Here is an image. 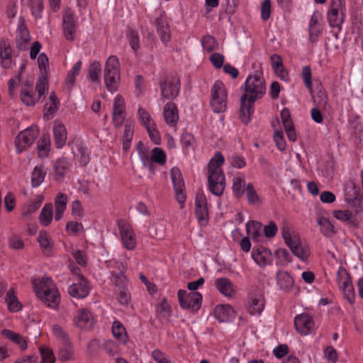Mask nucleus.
<instances>
[{
    "label": "nucleus",
    "mask_w": 363,
    "mask_h": 363,
    "mask_svg": "<svg viewBox=\"0 0 363 363\" xmlns=\"http://www.w3.org/2000/svg\"><path fill=\"white\" fill-rule=\"evenodd\" d=\"M245 93L240 98L239 117L241 121L247 125L254 111V103L261 99L265 94V82L262 73L255 72L253 75L247 78L244 84Z\"/></svg>",
    "instance_id": "obj_1"
},
{
    "label": "nucleus",
    "mask_w": 363,
    "mask_h": 363,
    "mask_svg": "<svg viewBox=\"0 0 363 363\" xmlns=\"http://www.w3.org/2000/svg\"><path fill=\"white\" fill-rule=\"evenodd\" d=\"M223 162V156L217 152L208 165V189L216 196L222 195L225 186V175L220 167Z\"/></svg>",
    "instance_id": "obj_2"
},
{
    "label": "nucleus",
    "mask_w": 363,
    "mask_h": 363,
    "mask_svg": "<svg viewBox=\"0 0 363 363\" xmlns=\"http://www.w3.org/2000/svg\"><path fill=\"white\" fill-rule=\"evenodd\" d=\"M36 296L48 306L57 308L60 302V293L50 278H43L38 283L33 282Z\"/></svg>",
    "instance_id": "obj_3"
},
{
    "label": "nucleus",
    "mask_w": 363,
    "mask_h": 363,
    "mask_svg": "<svg viewBox=\"0 0 363 363\" xmlns=\"http://www.w3.org/2000/svg\"><path fill=\"white\" fill-rule=\"evenodd\" d=\"M281 233L286 244L290 247L292 253L300 259L306 260L310 255V250L308 247L301 243L298 235L287 225L282 227Z\"/></svg>",
    "instance_id": "obj_4"
},
{
    "label": "nucleus",
    "mask_w": 363,
    "mask_h": 363,
    "mask_svg": "<svg viewBox=\"0 0 363 363\" xmlns=\"http://www.w3.org/2000/svg\"><path fill=\"white\" fill-rule=\"evenodd\" d=\"M210 105L215 113H223L227 108V91L221 81H216L211 88Z\"/></svg>",
    "instance_id": "obj_5"
},
{
    "label": "nucleus",
    "mask_w": 363,
    "mask_h": 363,
    "mask_svg": "<svg viewBox=\"0 0 363 363\" xmlns=\"http://www.w3.org/2000/svg\"><path fill=\"white\" fill-rule=\"evenodd\" d=\"M161 96L163 101L175 99L179 92L180 80L175 75H167L160 82Z\"/></svg>",
    "instance_id": "obj_6"
},
{
    "label": "nucleus",
    "mask_w": 363,
    "mask_h": 363,
    "mask_svg": "<svg viewBox=\"0 0 363 363\" xmlns=\"http://www.w3.org/2000/svg\"><path fill=\"white\" fill-rule=\"evenodd\" d=\"M178 299L180 306L184 309L197 311L201 306L202 295L196 291L187 293L186 291L179 289Z\"/></svg>",
    "instance_id": "obj_7"
},
{
    "label": "nucleus",
    "mask_w": 363,
    "mask_h": 363,
    "mask_svg": "<svg viewBox=\"0 0 363 363\" xmlns=\"http://www.w3.org/2000/svg\"><path fill=\"white\" fill-rule=\"evenodd\" d=\"M337 281L340 289L343 291L345 297L350 304H352L355 300V292L351 277L345 268L340 267L338 269Z\"/></svg>",
    "instance_id": "obj_8"
},
{
    "label": "nucleus",
    "mask_w": 363,
    "mask_h": 363,
    "mask_svg": "<svg viewBox=\"0 0 363 363\" xmlns=\"http://www.w3.org/2000/svg\"><path fill=\"white\" fill-rule=\"evenodd\" d=\"M39 134L37 126H31L19 133L15 140V145L18 152L21 153L23 150L33 143Z\"/></svg>",
    "instance_id": "obj_9"
},
{
    "label": "nucleus",
    "mask_w": 363,
    "mask_h": 363,
    "mask_svg": "<svg viewBox=\"0 0 363 363\" xmlns=\"http://www.w3.org/2000/svg\"><path fill=\"white\" fill-rule=\"evenodd\" d=\"M344 0H331L328 20L331 27H339L343 22Z\"/></svg>",
    "instance_id": "obj_10"
},
{
    "label": "nucleus",
    "mask_w": 363,
    "mask_h": 363,
    "mask_svg": "<svg viewBox=\"0 0 363 363\" xmlns=\"http://www.w3.org/2000/svg\"><path fill=\"white\" fill-rule=\"evenodd\" d=\"M171 179L175 191L176 199L183 207L186 201V194L184 192V182L180 169L177 167H173L171 169Z\"/></svg>",
    "instance_id": "obj_11"
},
{
    "label": "nucleus",
    "mask_w": 363,
    "mask_h": 363,
    "mask_svg": "<svg viewBox=\"0 0 363 363\" xmlns=\"http://www.w3.org/2000/svg\"><path fill=\"white\" fill-rule=\"evenodd\" d=\"M118 228L124 247L129 250L134 249L136 240L132 227L125 221L120 220L118 221Z\"/></svg>",
    "instance_id": "obj_12"
},
{
    "label": "nucleus",
    "mask_w": 363,
    "mask_h": 363,
    "mask_svg": "<svg viewBox=\"0 0 363 363\" xmlns=\"http://www.w3.org/2000/svg\"><path fill=\"white\" fill-rule=\"evenodd\" d=\"M195 214L198 222L201 224H207L208 220V211L207 200L203 194H199L195 200Z\"/></svg>",
    "instance_id": "obj_13"
},
{
    "label": "nucleus",
    "mask_w": 363,
    "mask_h": 363,
    "mask_svg": "<svg viewBox=\"0 0 363 363\" xmlns=\"http://www.w3.org/2000/svg\"><path fill=\"white\" fill-rule=\"evenodd\" d=\"M294 325L296 330L303 335L313 333L314 323L311 316L307 314H301L294 319Z\"/></svg>",
    "instance_id": "obj_14"
},
{
    "label": "nucleus",
    "mask_w": 363,
    "mask_h": 363,
    "mask_svg": "<svg viewBox=\"0 0 363 363\" xmlns=\"http://www.w3.org/2000/svg\"><path fill=\"white\" fill-rule=\"evenodd\" d=\"M76 32V22L74 14L71 10H67L63 15V33L67 40L72 41L74 39Z\"/></svg>",
    "instance_id": "obj_15"
},
{
    "label": "nucleus",
    "mask_w": 363,
    "mask_h": 363,
    "mask_svg": "<svg viewBox=\"0 0 363 363\" xmlns=\"http://www.w3.org/2000/svg\"><path fill=\"white\" fill-rule=\"evenodd\" d=\"M1 65L4 69L12 67V48L8 40L4 39L0 42Z\"/></svg>",
    "instance_id": "obj_16"
},
{
    "label": "nucleus",
    "mask_w": 363,
    "mask_h": 363,
    "mask_svg": "<svg viewBox=\"0 0 363 363\" xmlns=\"http://www.w3.org/2000/svg\"><path fill=\"white\" fill-rule=\"evenodd\" d=\"M155 25L160 40L167 44L171 39L170 27L167 18L161 15L155 19Z\"/></svg>",
    "instance_id": "obj_17"
},
{
    "label": "nucleus",
    "mask_w": 363,
    "mask_h": 363,
    "mask_svg": "<svg viewBox=\"0 0 363 363\" xmlns=\"http://www.w3.org/2000/svg\"><path fill=\"white\" fill-rule=\"evenodd\" d=\"M163 114L167 125L171 127L176 126L179 121V111L177 105L174 103H167L164 106Z\"/></svg>",
    "instance_id": "obj_18"
},
{
    "label": "nucleus",
    "mask_w": 363,
    "mask_h": 363,
    "mask_svg": "<svg viewBox=\"0 0 363 363\" xmlns=\"http://www.w3.org/2000/svg\"><path fill=\"white\" fill-rule=\"evenodd\" d=\"M214 315L219 322L225 323L235 318V312L229 305H218L214 309Z\"/></svg>",
    "instance_id": "obj_19"
},
{
    "label": "nucleus",
    "mask_w": 363,
    "mask_h": 363,
    "mask_svg": "<svg viewBox=\"0 0 363 363\" xmlns=\"http://www.w3.org/2000/svg\"><path fill=\"white\" fill-rule=\"evenodd\" d=\"M76 327L80 329H86L92 327L93 318L88 310L82 309L78 311L74 318Z\"/></svg>",
    "instance_id": "obj_20"
},
{
    "label": "nucleus",
    "mask_w": 363,
    "mask_h": 363,
    "mask_svg": "<svg viewBox=\"0 0 363 363\" xmlns=\"http://www.w3.org/2000/svg\"><path fill=\"white\" fill-rule=\"evenodd\" d=\"M69 294L76 298H83L88 296L89 289L86 284V281L83 277L80 278V282L73 284L68 288Z\"/></svg>",
    "instance_id": "obj_21"
},
{
    "label": "nucleus",
    "mask_w": 363,
    "mask_h": 363,
    "mask_svg": "<svg viewBox=\"0 0 363 363\" xmlns=\"http://www.w3.org/2000/svg\"><path fill=\"white\" fill-rule=\"evenodd\" d=\"M30 40L29 30L24 24L20 25L17 30L16 47L21 50H26L27 45Z\"/></svg>",
    "instance_id": "obj_22"
},
{
    "label": "nucleus",
    "mask_w": 363,
    "mask_h": 363,
    "mask_svg": "<svg viewBox=\"0 0 363 363\" xmlns=\"http://www.w3.org/2000/svg\"><path fill=\"white\" fill-rule=\"evenodd\" d=\"M55 144L57 148L62 147L67 139V133L63 124H56L53 128Z\"/></svg>",
    "instance_id": "obj_23"
},
{
    "label": "nucleus",
    "mask_w": 363,
    "mask_h": 363,
    "mask_svg": "<svg viewBox=\"0 0 363 363\" xmlns=\"http://www.w3.org/2000/svg\"><path fill=\"white\" fill-rule=\"evenodd\" d=\"M69 163L66 158H59L55 163V179L62 181L65 174L69 169Z\"/></svg>",
    "instance_id": "obj_24"
},
{
    "label": "nucleus",
    "mask_w": 363,
    "mask_h": 363,
    "mask_svg": "<svg viewBox=\"0 0 363 363\" xmlns=\"http://www.w3.org/2000/svg\"><path fill=\"white\" fill-rule=\"evenodd\" d=\"M313 99L316 106L322 108L323 111H325L329 109L327 94L320 85L317 87L316 92L313 94Z\"/></svg>",
    "instance_id": "obj_25"
},
{
    "label": "nucleus",
    "mask_w": 363,
    "mask_h": 363,
    "mask_svg": "<svg viewBox=\"0 0 363 363\" xmlns=\"http://www.w3.org/2000/svg\"><path fill=\"white\" fill-rule=\"evenodd\" d=\"M277 284L280 289L289 291L294 285V281L292 277L284 271H279L277 274Z\"/></svg>",
    "instance_id": "obj_26"
},
{
    "label": "nucleus",
    "mask_w": 363,
    "mask_h": 363,
    "mask_svg": "<svg viewBox=\"0 0 363 363\" xmlns=\"http://www.w3.org/2000/svg\"><path fill=\"white\" fill-rule=\"evenodd\" d=\"M121 76L120 63L118 59L115 55L110 56L105 65L104 75Z\"/></svg>",
    "instance_id": "obj_27"
},
{
    "label": "nucleus",
    "mask_w": 363,
    "mask_h": 363,
    "mask_svg": "<svg viewBox=\"0 0 363 363\" xmlns=\"http://www.w3.org/2000/svg\"><path fill=\"white\" fill-rule=\"evenodd\" d=\"M264 307V299L261 295L252 296L250 298L248 308L249 313L252 315H259Z\"/></svg>",
    "instance_id": "obj_28"
},
{
    "label": "nucleus",
    "mask_w": 363,
    "mask_h": 363,
    "mask_svg": "<svg viewBox=\"0 0 363 363\" xmlns=\"http://www.w3.org/2000/svg\"><path fill=\"white\" fill-rule=\"evenodd\" d=\"M321 33L320 26L318 23V16L313 13L309 22V39L313 43L317 42L318 37Z\"/></svg>",
    "instance_id": "obj_29"
},
{
    "label": "nucleus",
    "mask_w": 363,
    "mask_h": 363,
    "mask_svg": "<svg viewBox=\"0 0 363 363\" xmlns=\"http://www.w3.org/2000/svg\"><path fill=\"white\" fill-rule=\"evenodd\" d=\"M112 333L113 337L121 344H125L127 342V333L125 327L123 324L116 320L112 325Z\"/></svg>",
    "instance_id": "obj_30"
},
{
    "label": "nucleus",
    "mask_w": 363,
    "mask_h": 363,
    "mask_svg": "<svg viewBox=\"0 0 363 363\" xmlns=\"http://www.w3.org/2000/svg\"><path fill=\"white\" fill-rule=\"evenodd\" d=\"M67 203V196L65 194H60L56 197L55 201V220L58 221L62 218L64 211L66 209Z\"/></svg>",
    "instance_id": "obj_31"
},
{
    "label": "nucleus",
    "mask_w": 363,
    "mask_h": 363,
    "mask_svg": "<svg viewBox=\"0 0 363 363\" xmlns=\"http://www.w3.org/2000/svg\"><path fill=\"white\" fill-rule=\"evenodd\" d=\"M217 289L225 296H231L234 292L232 282L227 278H219L216 280Z\"/></svg>",
    "instance_id": "obj_32"
},
{
    "label": "nucleus",
    "mask_w": 363,
    "mask_h": 363,
    "mask_svg": "<svg viewBox=\"0 0 363 363\" xmlns=\"http://www.w3.org/2000/svg\"><path fill=\"white\" fill-rule=\"evenodd\" d=\"M134 133V124L132 121H128L125 124L124 135L123 137V149L127 152L130 147L131 141Z\"/></svg>",
    "instance_id": "obj_33"
},
{
    "label": "nucleus",
    "mask_w": 363,
    "mask_h": 363,
    "mask_svg": "<svg viewBox=\"0 0 363 363\" xmlns=\"http://www.w3.org/2000/svg\"><path fill=\"white\" fill-rule=\"evenodd\" d=\"M245 179L242 174L236 175L233 180V191L234 195L240 199L245 194Z\"/></svg>",
    "instance_id": "obj_34"
},
{
    "label": "nucleus",
    "mask_w": 363,
    "mask_h": 363,
    "mask_svg": "<svg viewBox=\"0 0 363 363\" xmlns=\"http://www.w3.org/2000/svg\"><path fill=\"white\" fill-rule=\"evenodd\" d=\"M5 301L7 303L8 309L11 312H18L22 308L21 303L18 301L15 295V291L13 289H11L7 291Z\"/></svg>",
    "instance_id": "obj_35"
},
{
    "label": "nucleus",
    "mask_w": 363,
    "mask_h": 363,
    "mask_svg": "<svg viewBox=\"0 0 363 363\" xmlns=\"http://www.w3.org/2000/svg\"><path fill=\"white\" fill-rule=\"evenodd\" d=\"M43 198L42 196H38L35 201H30L26 205L22 210V216L24 218L29 217L32 213H35L41 206Z\"/></svg>",
    "instance_id": "obj_36"
},
{
    "label": "nucleus",
    "mask_w": 363,
    "mask_h": 363,
    "mask_svg": "<svg viewBox=\"0 0 363 363\" xmlns=\"http://www.w3.org/2000/svg\"><path fill=\"white\" fill-rule=\"evenodd\" d=\"M262 224L257 221H250L246 224V232L248 235H251L252 238L256 241L259 240L261 237Z\"/></svg>",
    "instance_id": "obj_37"
},
{
    "label": "nucleus",
    "mask_w": 363,
    "mask_h": 363,
    "mask_svg": "<svg viewBox=\"0 0 363 363\" xmlns=\"http://www.w3.org/2000/svg\"><path fill=\"white\" fill-rule=\"evenodd\" d=\"M158 318L167 321L171 315V308L165 299H163L156 308Z\"/></svg>",
    "instance_id": "obj_38"
},
{
    "label": "nucleus",
    "mask_w": 363,
    "mask_h": 363,
    "mask_svg": "<svg viewBox=\"0 0 363 363\" xmlns=\"http://www.w3.org/2000/svg\"><path fill=\"white\" fill-rule=\"evenodd\" d=\"M2 334L8 339L11 340L12 342L18 345L21 348V350H24L25 349H26L27 342L20 334L16 333L7 329L3 330Z\"/></svg>",
    "instance_id": "obj_39"
},
{
    "label": "nucleus",
    "mask_w": 363,
    "mask_h": 363,
    "mask_svg": "<svg viewBox=\"0 0 363 363\" xmlns=\"http://www.w3.org/2000/svg\"><path fill=\"white\" fill-rule=\"evenodd\" d=\"M333 216L337 219L346 222L348 225L356 226L357 222L350 211L337 210L333 211Z\"/></svg>",
    "instance_id": "obj_40"
},
{
    "label": "nucleus",
    "mask_w": 363,
    "mask_h": 363,
    "mask_svg": "<svg viewBox=\"0 0 363 363\" xmlns=\"http://www.w3.org/2000/svg\"><path fill=\"white\" fill-rule=\"evenodd\" d=\"M271 257V252L267 249H263L262 250H257V251L253 253L254 260L260 266H266L269 264Z\"/></svg>",
    "instance_id": "obj_41"
},
{
    "label": "nucleus",
    "mask_w": 363,
    "mask_h": 363,
    "mask_svg": "<svg viewBox=\"0 0 363 363\" xmlns=\"http://www.w3.org/2000/svg\"><path fill=\"white\" fill-rule=\"evenodd\" d=\"M52 220V206L50 203L45 204L39 216V220L42 225L48 226Z\"/></svg>",
    "instance_id": "obj_42"
},
{
    "label": "nucleus",
    "mask_w": 363,
    "mask_h": 363,
    "mask_svg": "<svg viewBox=\"0 0 363 363\" xmlns=\"http://www.w3.org/2000/svg\"><path fill=\"white\" fill-rule=\"evenodd\" d=\"M245 191L247 201L250 205L259 206L262 204V201L259 199V196L257 194L254 188V186L252 183H249L247 184Z\"/></svg>",
    "instance_id": "obj_43"
},
{
    "label": "nucleus",
    "mask_w": 363,
    "mask_h": 363,
    "mask_svg": "<svg viewBox=\"0 0 363 363\" xmlns=\"http://www.w3.org/2000/svg\"><path fill=\"white\" fill-rule=\"evenodd\" d=\"M21 99L28 106H34L37 100L32 89H29L28 87H21Z\"/></svg>",
    "instance_id": "obj_44"
},
{
    "label": "nucleus",
    "mask_w": 363,
    "mask_h": 363,
    "mask_svg": "<svg viewBox=\"0 0 363 363\" xmlns=\"http://www.w3.org/2000/svg\"><path fill=\"white\" fill-rule=\"evenodd\" d=\"M101 64L98 61L93 62L88 69V78L89 80L94 82H97L100 83L99 76L101 74Z\"/></svg>",
    "instance_id": "obj_45"
},
{
    "label": "nucleus",
    "mask_w": 363,
    "mask_h": 363,
    "mask_svg": "<svg viewBox=\"0 0 363 363\" xmlns=\"http://www.w3.org/2000/svg\"><path fill=\"white\" fill-rule=\"evenodd\" d=\"M46 172L42 166L35 167L31 176V184L33 187H38L44 180Z\"/></svg>",
    "instance_id": "obj_46"
},
{
    "label": "nucleus",
    "mask_w": 363,
    "mask_h": 363,
    "mask_svg": "<svg viewBox=\"0 0 363 363\" xmlns=\"http://www.w3.org/2000/svg\"><path fill=\"white\" fill-rule=\"evenodd\" d=\"M112 282L118 288V290L128 288V281L123 272L116 273L112 272Z\"/></svg>",
    "instance_id": "obj_47"
},
{
    "label": "nucleus",
    "mask_w": 363,
    "mask_h": 363,
    "mask_svg": "<svg viewBox=\"0 0 363 363\" xmlns=\"http://www.w3.org/2000/svg\"><path fill=\"white\" fill-rule=\"evenodd\" d=\"M318 223L324 235L329 237L335 233L334 227L328 218L320 217L318 220Z\"/></svg>",
    "instance_id": "obj_48"
},
{
    "label": "nucleus",
    "mask_w": 363,
    "mask_h": 363,
    "mask_svg": "<svg viewBox=\"0 0 363 363\" xmlns=\"http://www.w3.org/2000/svg\"><path fill=\"white\" fill-rule=\"evenodd\" d=\"M274 255L277 258V265H284L290 262L291 260V255L288 252L287 250L280 248L275 251Z\"/></svg>",
    "instance_id": "obj_49"
},
{
    "label": "nucleus",
    "mask_w": 363,
    "mask_h": 363,
    "mask_svg": "<svg viewBox=\"0 0 363 363\" xmlns=\"http://www.w3.org/2000/svg\"><path fill=\"white\" fill-rule=\"evenodd\" d=\"M73 354V349L70 341H69L68 344H63V347H62L59 351L58 357L61 361L66 362L72 359Z\"/></svg>",
    "instance_id": "obj_50"
},
{
    "label": "nucleus",
    "mask_w": 363,
    "mask_h": 363,
    "mask_svg": "<svg viewBox=\"0 0 363 363\" xmlns=\"http://www.w3.org/2000/svg\"><path fill=\"white\" fill-rule=\"evenodd\" d=\"M104 80L106 86L109 91L114 92L118 90L120 76L104 75Z\"/></svg>",
    "instance_id": "obj_51"
},
{
    "label": "nucleus",
    "mask_w": 363,
    "mask_h": 363,
    "mask_svg": "<svg viewBox=\"0 0 363 363\" xmlns=\"http://www.w3.org/2000/svg\"><path fill=\"white\" fill-rule=\"evenodd\" d=\"M127 36L128 38L129 43L134 52H136L140 48V40L138 33L133 28H128Z\"/></svg>",
    "instance_id": "obj_52"
},
{
    "label": "nucleus",
    "mask_w": 363,
    "mask_h": 363,
    "mask_svg": "<svg viewBox=\"0 0 363 363\" xmlns=\"http://www.w3.org/2000/svg\"><path fill=\"white\" fill-rule=\"evenodd\" d=\"M150 233L157 238H162L166 233V225L164 221L153 223L150 228Z\"/></svg>",
    "instance_id": "obj_53"
},
{
    "label": "nucleus",
    "mask_w": 363,
    "mask_h": 363,
    "mask_svg": "<svg viewBox=\"0 0 363 363\" xmlns=\"http://www.w3.org/2000/svg\"><path fill=\"white\" fill-rule=\"evenodd\" d=\"M203 48L211 52L215 50H217L218 48V44L216 42V39L211 35H206L203 38L202 41Z\"/></svg>",
    "instance_id": "obj_54"
},
{
    "label": "nucleus",
    "mask_w": 363,
    "mask_h": 363,
    "mask_svg": "<svg viewBox=\"0 0 363 363\" xmlns=\"http://www.w3.org/2000/svg\"><path fill=\"white\" fill-rule=\"evenodd\" d=\"M38 241L43 252L50 254L51 252V246L45 231H40L38 237Z\"/></svg>",
    "instance_id": "obj_55"
},
{
    "label": "nucleus",
    "mask_w": 363,
    "mask_h": 363,
    "mask_svg": "<svg viewBox=\"0 0 363 363\" xmlns=\"http://www.w3.org/2000/svg\"><path fill=\"white\" fill-rule=\"evenodd\" d=\"M125 106L123 97L118 95L115 97L113 101V114L125 115Z\"/></svg>",
    "instance_id": "obj_56"
},
{
    "label": "nucleus",
    "mask_w": 363,
    "mask_h": 363,
    "mask_svg": "<svg viewBox=\"0 0 363 363\" xmlns=\"http://www.w3.org/2000/svg\"><path fill=\"white\" fill-rule=\"evenodd\" d=\"M48 75H41L38 79L35 89L38 94V99L43 96L48 89Z\"/></svg>",
    "instance_id": "obj_57"
},
{
    "label": "nucleus",
    "mask_w": 363,
    "mask_h": 363,
    "mask_svg": "<svg viewBox=\"0 0 363 363\" xmlns=\"http://www.w3.org/2000/svg\"><path fill=\"white\" fill-rule=\"evenodd\" d=\"M82 67V62L78 61L75 63L72 69L68 72L66 82L69 84L71 86L74 84L75 78L79 74Z\"/></svg>",
    "instance_id": "obj_58"
},
{
    "label": "nucleus",
    "mask_w": 363,
    "mask_h": 363,
    "mask_svg": "<svg viewBox=\"0 0 363 363\" xmlns=\"http://www.w3.org/2000/svg\"><path fill=\"white\" fill-rule=\"evenodd\" d=\"M42 363H54L55 357L53 352L49 347H41L40 348Z\"/></svg>",
    "instance_id": "obj_59"
},
{
    "label": "nucleus",
    "mask_w": 363,
    "mask_h": 363,
    "mask_svg": "<svg viewBox=\"0 0 363 363\" xmlns=\"http://www.w3.org/2000/svg\"><path fill=\"white\" fill-rule=\"evenodd\" d=\"M38 64L41 72V75H48L49 61L45 53H41L38 57Z\"/></svg>",
    "instance_id": "obj_60"
},
{
    "label": "nucleus",
    "mask_w": 363,
    "mask_h": 363,
    "mask_svg": "<svg viewBox=\"0 0 363 363\" xmlns=\"http://www.w3.org/2000/svg\"><path fill=\"white\" fill-rule=\"evenodd\" d=\"M152 161L160 165L164 164L166 162V155L164 152L159 147H155L152 150Z\"/></svg>",
    "instance_id": "obj_61"
},
{
    "label": "nucleus",
    "mask_w": 363,
    "mask_h": 363,
    "mask_svg": "<svg viewBox=\"0 0 363 363\" xmlns=\"http://www.w3.org/2000/svg\"><path fill=\"white\" fill-rule=\"evenodd\" d=\"M50 140L48 135L44 134L38 142V150L39 153L44 152L47 154L50 150Z\"/></svg>",
    "instance_id": "obj_62"
},
{
    "label": "nucleus",
    "mask_w": 363,
    "mask_h": 363,
    "mask_svg": "<svg viewBox=\"0 0 363 363\" xmlns=\"http://www.w3.org/2000/svg\"><path fill=\"white\" fill-rule=\"evenodd\" d=\"M117 299L118 302L123 306H128L131 301V296L128 289L118 290L117 294Z\"/></svg>",
    "instance_id": "obj_63"
},
{
    "label": "nucleus",
    "mask_w": 363,
    "mask_h": 363,
    "mask_svg": "<svg viewBox=\"0 0 363 363\" xmlns=\"http://www.w3.org/2000/svg\"><path fill=\"white\" fill-rule=\"evenodd\" d=\"M138 114L141 124L145 128L155 124L150 117V115L144 108L140 107L138 108Z\"/></svg>",
    "instance_id": "obj_64"
}]
</instances>
